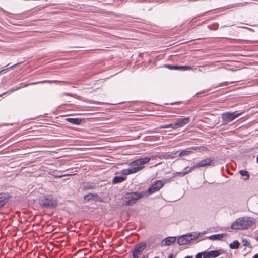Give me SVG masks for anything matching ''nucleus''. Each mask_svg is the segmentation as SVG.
<instances>
[{
  "label": "nucleus",
  "instance_id": "nucleus-1",
  "mask_svg": "<svg viewBox=\"0 0 258 258\" xmlns=\"http://www.w3.org/2000/svg\"><path fill=\"white\" fill-rule=\"evenodd\" d=\"M255 223V220L253 217H242L234 221L230 228L233 230L246 229L251 227Z\"/></svg>",
  "mask_w": 258,
  "mask_h": 258
},
{
  "label": "nucleus",
  "instance_id": "nucleus-2",
  "mask_svg": "<svg viewBox=\"0 0 258 258\" xmlns=\"http://www.w3.org/2000/svg\"><path fill=\"white\" fill-rule=\"evenodd\" d=\"M147 196V192H139L133 191L126 192L123 196V204L125 206H131L135 204L137 201L144 197Z\"/></svg>",
  "mask_w": 258,
  "mask_h": 258
},
{
  "label": "nucleus",
  "instance_id": "nucleus-3",
  "mask_svg": "<svg viewBox=\"0 0 258 258\" xmlns=\"http://www.w3.org/2000/svg\"><path fill=\"white\" fill-rule=\"evenodd\" d=\"M39 204L42 208L43 209H53L55 208L58 202L52 195L44 196L39 199Z\"/></svg>",
  "mask_w": 258,
  "mask_h": 258
},
{
  "label": "nucleus",
  "instance_id": "nucleus-4",
  "mask_svg": "<svg viewBox=\"0 0 258 258\" xmlns=\"http://www.w3.org/2000/svg\"><path fill=\"white\" fill-rule=\"evenodd\" d=\"M214 161V158L213 157L207 158L205 159L202 160L200 161L197 162L191 167H186L184 168L182 171H188V173H190L194 169L204 167L208 166H215V164Z\"/></svg>",
  "mask_w": 258,
  "mask_h": 258
},
{
  "label": "nucleus",
  "instance_id": "nucleus-5",
  "mask_svg": "<svg viewBox=\"0 0 258 258\" xmlns=\"http://www.w3.org/2000/svg\"><path fill=\"white\" fill-rule=\"evenodd\" d=\"M242 112L237 113L235 112H225L221 114V118L222 119L221 125H226L228 123L232 121L236 118L240 116Z\"/></svg>",
  "mask_w": 258,
  "mask_h": 258
},
{
  "label": "nucleus",
  "instance_id": "nucleus-6",
  "mask_svg": "<svg viewBox=\"0 0 258 258\" xmlns=\"http://www.w3.org/2000/svg\"><path fill=\"white\" fill-rule=\"evenodd\" d=\"M165 182L162 180H157L154 182L148 188V190L144 191V192H147V196H146V197H148L149 194L159 190L163 186Z\"/></svg>",
  "mask_w": 258,
  "mask_h": 258
},
{
  "label": "nucleus",
  "instance_id": "nucleus-7",
  "mask_svg": "<svg viewBox=\"0 0 258 258\" xmlns=\"http://www.w3.org/2000/svg\"><path fill=\"white\" fill-rule=\"evenodd\" d=\"M146 247L147 244L145 242H141L135 245L132 252L133 258H139Z\"/></svg>",
  "mask_w": 258,
  "mask_h": 258
},
{
  "label": "nucleus",
  "instance_id": "nucleus-8",
  "mask_svg": "<svg viewBox=\"0 0 258 258\" xmlns=\"http://www.w3.org/2000/svg\"><path fill=\"white\" fill-rule=\"evenodd\" d=\"M151 158L148 157L141 158L131 163V166H134L135 168H139L140 170L142 169L145 164L148 163L150 161Z\"/></svg>",
  "mask_w": 258,
  "mask_h": 258
},
{
  "label": "nucleus",
  "instance_id": "nucleus-9",
  "mask_svg": "<svg viewBox=\"0 0 258 258\" xmlns=\"http://www.w3.org/2000/svg\"><path fill=\"white\" fill-rule=\"evenodd\" d=\"M193 239L191 234H185L179 237L177 242L179 245H183L190 243Z\"/></svg>",
  "mask_w": 258,
  "mask_h": 258
},
{
  "label": "nucleus",
  "instance_id": "nucleus-10",
  "mask_svg": "<svg viewBox=\"0 0 258 258\" xmlns=\"http://www.w3.org/2000/svg\"><path fill=\"white\" fill-rule=\"evenodd\" d=\"M84 199L86 201H89L94 200L95 202H103L102 198L99 196L97 194L90 193L84 196Z\"/></svg>",
  "mask_w": 258,
  "mask_h": 258
},
{
  "label": "nucleus",
  "instance_id": "nucleus-11",
  "mask_svg": "<svg viewBox=\"0 0 258 258\" xmlns=\"http://www.w3.org/2000/svg\"><path fill=\"white\" fill-rule=\"evenodd\" d=\"M190 122V117H186L182 118H178L175 122L176 129L184 126Z\"/></svg>",
  "mask_w": 258,
  "mask_h": 258
},
{
  "label": "nucleus",
  "instance_id": "nucleus-12",
  "mask_svg": "<svg viewBox=\"0 0 258 258\" xmlns=\"http://www.w3.org/2000/svg\"><path fill=\"white\" fill-rule=\"evenodd\" d=\"M10 198V195L8 193L0 194V208L4 207Z\"/></svg>",
  "mask_w": 258,
  "mask_h": 258
},
{
  "label": "nucleus",
  "instance_id": "nucleus-13",
  "mask_svg": "<svg viewBox=\"0 0 258 258\" xmlns=\"http://www.w3.org/2000/svg\"><path fill=\"white\" fill-rule=\"evenodd\" d=\"M139 171H140L139 168H135L134 166H131V167L127 169L122 170L121 173L123 175H127L137 173Z\"/></svg>",
  "mask_w": 258,
  "mask_h": 258
},
{
  "label": "nucleus",
  "instance_id": "nucleus-14",
  "mask_svg": "<svg viewBox=\"0 0 258 258\" xmlns=\"http://www.w3.org/2000/svg\"><path fill=\"white\" fill-rule=\"evenodd\" d=\"M176 239V237H167L162 240L161 243V246H169L171 245L172 243H174L175 242Z\"/></svg>",
  "mask_w": 258,
  "mask_h": 258
},
{
  "label": "nucleus",
  "instance_id": "nucleus-15",
  "mask_svg": "<svg viewBox=\"0 0 258 258\" xmlns=\"http://www.w3.org/2000/svg\"><path fill=\"white\" fill-rule=\"evenodd\" d=\"M57 82L58 81H56V80H54V81L43 80V81L35 82H32V83H20L17 86L18 87V89H20V88H21L22 87H26V86H28L35 85V84H39V83H46V82H49V83H50V82Z\"/></svg>",
  "mask_w": 258,
  "mask_h": 258
},
{
  "label": "nucleus",
  "instance_id": "nucleus-16",
  "mask_svg": "<svg viewBox=\"0 0 258 258\" xmlns=\"http://www.w3.org/2000/svg\"><path fill=\"white\" fill-rule=\"evenodd\" d=\"M65 120L74 125H80L83 119L80 118H67Z\"/></svg>",
  "mask_w": 258,
  "mask_h": 258
},
{
  "label": "nucleus",
  "instance_id": "nucleus-17",
  "mask_svg": "<svg viewBox=\"0 0 258 258\" xmlns=\"http://www.w3.org/2000/svg\"><path fill=\"white\" fill-rule=\"evenodd\" d=\"M126 179V177L123 176H115L112 180V183L114 184L121 183Z\"/></svg>",
  "mask_w": 258,
  "mask_h": 258
},
{
  "label": "nucleus",
  "instance_id": "nucleus-18",
  "mask_svg": "<svg viewBox=\"0 0 258 258\" xmlns=\"http://www.w3.org/2000/svg\"><path fill=\"white\" fill-rule=\"evenodd\" d=\"M192 153V151L191 150L190 148H187L184 150H182L180 153H178V156L179 157H183V156H186L189 155Z\"/></svg>",
  "mask_w": 258,
  "mask_h": 258
},
{
  "label": "nucleus",
  "instance_id": "nucleus-19",
  "mask_svg": "<svg viewBox=\"0 0 258 258\" xmlns=\"http://www.w3.org/2000/svg\"><path fill=\"white\" fill-rule=\"evenodd\" d=\"M224 236L223 234H213L209 237V239L212 240H221Z\"/></svg>",
  "mask_w": 258,
  "mask_h": 258
},
{
  "label": "nucleus",
  "instance_id": "nucleus-20",
  "mask_svg": "<svg viewBox=\"0 0 258 258\" xmlns=\"http://www.w3.org/2000/svg\"><path fill=\"white\" fill-rule=\"evenodd\" d=\"M95 188V185L93 184L87 183L83 186V190H88Z\"/></svg>",
  "mask_w": 258,
  "mask_h": 258
},
{
  "label": "nucleus",
  "instance_id": "nucleus-21",
  "mask_svg": "<svg viewBox=\"0 0 258 258\" xmlns=\"http://www.w3.org/2000/svg\"><path fill=\"white\" fill-rule=\"evenodd\" d=\"M212 258H215L221 254V250H213L210 251Z\"/></svg>",
  "mask_w": 258,
  "mask_h": 258
},
{
  "label": "nucleus",
  "instance_id": "nucleus-22",
  "mask_svg": "<svg viewBox=\"0 0 258 258\" xmlns=\"http://www.w3.org/2000/svg\"><path fill=\"white\" fill-rule=\"evenodd\" d=\"M240 243L237 240H234L229 244L231 249H235L239 248Z\"/></svg>",
  "mask_w": 258,
  "mask_h": 258
},
{
  "label": "nucleus",
  "instance_id": "nucleus-23",
  "mask_svg": "<svg viewBox=\"0 0 258 258\" xmlns=\"http://www.w3.org/2000/svg\"><path fill=\"white\" fill-rule=\"evenodd\" d=\"M174 125H175V122H173V123H169L168 124H165V125H161L160 126V128H172L173 129H176V126H174Z\"/></svg>",
  "mask_w": 258,
  "mask_h": 258
},
{
  "label": "nucleus",
  "instance_id": "nucleus-24",
  "mask_svg": "<svg viewBox=\"0 0 258 258\" xmlns=\"http://www.w3.org/2000/svg\"><path fill=\"white\" fill-rule=\"evenodd\" d=\"M239 174L242 176H246V178L245 179V180H248L249 178V175L248 174V172L246 170H241L239 171Z\"/></svg>",
  "mask_w": 258,
  "mask_h": 258
},
{
  "label": "nucleus",
  "instance_id": "nucleus-25",
  "mask_svg": "<svg viewBox=\"0 0 258 258\" xmlns=\"http://www.w3.org/2000/svg\"><path fill=\"white\" fill-rule=\"evenodd\" d=\"M18 89H18V87L17 86L13 87V88L9 89L7 92H4V93H3L2 94H0V97L2 96L3 95H5V94H8V93H11L12 92H13L14 91H16V90H17Z\"/></svg>",
  "mask_w": 258,
  "mask_h": 258
},
{
  "label": "nucleus",
  "instance_id": "nucleus-26",
  "mask_svg": "<svg viewBox=\"0 0 258 258\" xmlns=\"http://www.w3.org/2000/svg\"><path fill=\"white\" fill-rule=\"evenodd\" d=\"M219 27V24L218 23H214L211 25H209L207 26V27L212 30H215L218 29Z\"/></svg>",
  "mask_w": 258,
  "mask_h": 258
},
{
  "label": "nucleus",
  "instance_id": "nucleus-27",
  "mask_svg": "<svg viewBox=\"0 0 258 258\" xmlns=\"http://www.w3.org/2000/svg\"><path fill=\"white\" fill-rule=\"evenodd\" d=\"M191 69V67L189 66H178V70L186 71Z\"/></svg>",
  "mask_w": 258,
  "mask_h": 258
},
{
  "label": "nucleus",
  "instance_id": "nucleus-28",
  "mask_svg": "<svg viewBox=\"0 0 258 258\" xmlns=\"http://www.w3.org/2000/svg\"><path fill=\"white\" fill-rule=\"evenodd\" d=\"M19 63H17L15 64H14V65H12L11 66H10V67H8L6 69H3L2 70H0V73H6L7 72H8V71H9L11 69L13 68V67L17 66L18 64H19Z\"/></svg>",
  "mask_w": 258,
  "mask_h": 258
},
{
  "label": "nucleus",
  "instance_id": "nucleus-29",
  "mask_svg": "<svg viewBox=\"0 0 258 258\" xmlns=\"http://www.w3.org/2000/svg\"><path fill=\"white\" fill-rule=\"evenodd\" d=\"M165 67L170 70H178V65L166 64Z\"/></svg>",
  "mask_w": 258,
  "mask_h": 258
},
{
  "label": "nucleus",
  "instance_id": "nucleus-30",
  "mask_svg": "<svg viewBox=\"0 0 258 258\" xmlns=\"http://www.w3.org/2000/svg\"><path fill=\"white\" fill-rule=\"evenodd\" d=\"M242 243L243 245L244 246L251 247V246H250L249 241L246 239H243L242 241Z\"/></svg>",
  "mask_w": 258,
  "mask_h": 258
},
{
  "label": "nucleus",
  "instance_id": "nucleus-31",
  "mask_svg": "<svg viewBox=\"0 0 258 258\" xmlns=\"http://www.w3.org/2000/svg\"><path fill=\"white\" fill-rule=\"evenodd\" d=\"M203 253V258H212L210 251H205Z\"/></svg>",
  "mask_w": 258,
  "mask_h": 258
},
{
  "label": "nucleus",
  "instance_id": "nucleus-32",
  "mask_svg": "<svg viewBox=\"0 0 258 258\" xmlns=\"http://www.w3.org/2000/svg\"><path fill=\"white\" fill-rule=\"evenodd\" d=\"M188 173V171H182V172H178L176 173V174L177 175H179L181 177H183Z\"/></svg>",
  "mask_w": 258,
  "mask_h": 258
},
{
  "label": "nucleus",
  "instance_id": "nucleus-33",
  "mask_svg": "<svg viewBox=\"0 0 258 258\" xmlns=\"http://www.w3.org/2000/svg\"><path fill=\"white\" fill-rule=\"evenodd\" d=\"M179 152V151L172 152L170 153L169 156L172 158H175L176 156V155L177 154V153Z\"/></svg>",
  "mask_w": 258,
  "mask_h": 258
},
{
  "label": "nucleus",
  "instance_id": "nucleus-34",
  "mask_svg": "<svg viewBox=\"0 0 258 258\" xmlns=\"http://www.w3.org/2000/svg\"><path fill=\"white\" fill-rule=\"evenodd\" d=\"M206 91H200L199 92H197L195 94V96H198V95H205L206 94Z\"/></svg>",
  "mask_w": 258,
  "mask_h": 258
},
{
  "label": "nucleus",
  "instance_id": "nucleus-35",
  "mask_svg": "<svg viewBox=\"0 0 258 258\" xmlns=\"http://www.w3.org/2000/svg\"><path fill=\"white\" fill-rule=\"evenodd\" d=\"M203 252L198 253L196 255L195 258H202V257L203 256Z\"/></svg>",
  "mask_w": 258,
  "mask_h": 258
},
{
  "label": "nucleus",
  "instance_id": "nucleus-36",
  "mask_svg": "<svg viewBox=\"0 0 258 258\" xmlns=\"http://www.w3.org/2000/svg\"><path fill=\"white\" fill-rule=\"evenodd\" d=\"M190 148L191 149V150L192 152V150H197L199 148V147L197 146H196V147H192Z\"/></svg>",
  "mask_w": 258,
  "mask_h": 258
},
{
  "label": "nucleus",
  "instance_id": "nucleus-37",
  "mask_svg": "<svg viewBox=\"0 0 258 258\" xmlns=\"http://www.w3.org/2000/svg\"><path fill=\"white\" fill-rule=\"evenodd\" d=\"M148 0H136V2L144 3L147 2Z\"/></svg>",
  "mask_w": 258,
  "mask_h": 258
},
{
  "label": "nucleus",
  "instance_id": "nucleus-38",
  "mask_svg": "<svg viewBox=\"0 0 258 258\" xmlns=\"http://www.w3.org/2000/svg\"><path fill=\"white\" fill-rule=\"evenodd\" d=\"M173 254L172 253L170 254L167 258H173Z\"/></svg>",
  "mask_w": 258,
  "mask_h": 258
},
{
  "label": "nucleus",
  "instance_id": "nucleus-39",
  "mask_svg": "<svg viewBox=\"0 0 258 258\" xmlns=\"http://www.w3.org/2000/svg\"><path fill=\"white\" fill-rule=\"evenodd\" d=\"M62 95H69V96H71V94L70 93H63Z\"/></svg>",
  "mask_w": 258,
  "mask_h": 258
},
{
  "label": "nucleus",
  "instance_id": "nucleus-40",
  "mask_svg": "<svg viewBox=\"0 0 258 258\" xmlns=\"http://www.w3.org/2000/svg\"><path fill=\"white\" fill-rule=\"evenodd\" d=\"M252 258H258V253L255 254Z\"/></svg>",
  "mask_w": 258,
  "mask_h": 258
},
{
  "label": "nucleus",
  "instance_id": "nucleus-41",
  "mask_svg": "<svg viewBox=\"0 0 258 258\" xmlns=\"http://www.w3.org/2000/svg\"><path fill=\"white\" fill-rule=\"evenodd\" d=\"M184 258H192V257L191 256H186Z\"/></svg>",
  "mask_w": 258,
  "mask_h": 258
},
{
  "label": "nucleus",
  "instance_id": "nucleus-42",
  "mask_svg": "<svg viewBox=\"0 0 258 258\" xmlns=\"http://www.w3.org/2000/svg\"><path fill=\"white\" fill-rule=\"evenodd\" d=\"M256 161H257V162L258 163V154H257V158H256Z\"/></svg>",
  "mask_w": 258,
  "mask_h": 258
},
{
  "label": "nucleus",
  "instance_id": "nucleus-43",
  "mask_svg": "<svg viewBox=\"0 0 258 258\" xmlns=\"http://www.w3.org/2000/svg\"><path fill=\"white\" fill-rule=\"evenodd\" d=\"M142 258H146L145 256H143Z\"/></svg>",
  "mask_w": 258,
  "mask_h": 258
},
{
  "label": "nucleus",
  "instance_id": "nucleus-44",
  "mask_svg": "<svg viewBox=\"0 0 258 258\" xmlns=\"http://www.w3.org/2000/svg\"><path fill=\"white\" fill-rule=\"evenodd\" d=\"M154 258H159V257H157V256H156V257H155Z\"/></svg>",
  "mask_w": 258,
  "mask_h": 258
},
{
  "label": "nucleus",
  "instance_id": "nucleus-45",
  "mask_svg": "<svg viewBox=\"0 0 258 258\" xmlns=\"http://www.w3.org/2000/svg\"><path fill=\"white\" fill-rule=\"evenodd\" d=\"M132 0H130V1H132Z\"/></svg>",
  "mask_w": 258,
  "mask_h": 258
}]
</instances>
